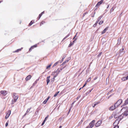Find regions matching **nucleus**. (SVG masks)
<instances>
[{"label":"nucleus","instance_id":"nucleus-16","mask_svg":"<svg viewBox=\"0 0 128 128\" xmlns=\"http://www.w3.org/2000/svg\"><path fill=\"white\" fill-rule=\"evenodd\" d=\"M93 89V88H92L90 90H88L86 93V95H88V94H89L90 93L92 90Z\"/></svg>","mask_w":128,"mask_h":128},{"label":"nucleus","instance_id":"nucleus-43","mask_svg":"<svg viewBox=\"0 0 128 128\" xmlns=\"http://www.w3.org/2000/svg\"><path fill=\"white\" fill-rule=\"evenodd\" d=\"M57 76V74H55V76L54 77V79Z\"/></svg>","mask_w":128,"mask_h":128},{"label":"nucleus","instance_id":"nucleus-35","mask_svg":"<svg viewBox=\"0 0 128 128\" xmlns=\"http://www.w3.org/2000/svg\"><path fill=\"white\" fill-rule=\"evenodd\" d=\"M68 35L66 36L64 38L63 40H65V39H66L68 37Z\"/></svg>","mask_w":128,"mask_h":128},{"label":"nucleus","instance_id":"nucleus-22","mask_svg":"<svg viewBox=\"0 0 128 128\" xmlns=\"http://www.w3.org/2000/svg\"><path fill=\"white\" fill-rule=\"evenodd\" d=\"M38 80H37L35 81L34 82L33 84L32 85L33 86H34L37 83V82Z\"/></svg>","mask_w":128,"mask_h":128},{"label":"nucleus","instance_id":"nucleus-30","mask_svg":"<svg viewBox=\"0 0 128 128\" xmlns=\"http://www.w3.org/2000/svg\"><path fill=\"white\" fill-rule=\"evenodd\" d=\"M48 101L46 99L44 100V101L43 102V103L44 104H45L46 102H47V101Z\"/></svg>","mask_w":128,"mask_h":128},{"label":"nucleus","instance_id":"nucleus-29","mask_svg":"<svg viewBox=\"0 0 128 128\" xmlns=\"http://www.w3.org/2000/svg\"><path fill=\"white\" fill-rule=\"evenodd\" d=\"M74 44V43H72V42H71L70 44H69L68 46L70 47L71 46H72Z\"/></svg>","mask_w":128,"mask_h":128},{"label":"nucleus","instance_id":"nucleus-32","mask_svg":"<svg viewBox=\"0 0 128 128\" xmlns=\"http://www.w3.org/2000/svg\"><path fill=\"white\" fill-rule=\"evenodd\" d=\"M33 23V22H32V21H31L30 23L29 24V25L30 26Z\"/></svg>","mask_w":128,"mask_h":128},{"label":"nucleus","instance_id":"nucleus-6","mask_svg":"<svg viewBox=\"0 0 128 128\" xmlns=\"http://www.w3.org/2000/svg\"><path fill=\"white\" fill-rule=\"evenodd\" d=\"M117 107L116 106V105L115 104L114 105L111 106L109 108V110H113L116 108Z\"/></svg>","mask_w":128,"mask_h":128},{"label":"nucleus","instance_id":"nucleus-17","mask_svg":"<svg viewBox=\"0 0 128 128\" xmlns=\"http://www.w3.org/2000/svg\"><path fill=\"white\" fill-rule=\"evenodd\" d=\"M31 108H28V109L27 110V111L26 112L25 114L24 115V116H25L26 114H27L28 113L30 110V109Z\"/></svg>","mask_w":128,"mask_h":128},{"label":"nucleus","instance_id":"nucleus-5","mask_svg":"<svg viewBox=\"0 0 128 128\" xmlns=\"http://www.w3.org/2000/svg\"><path fill=\"white\" fill-rule=\"evenodd\" d=\"M64 67H63V68H61L60 69L58 68L56 71H55L56 74H57V75H58V74L62 70V69L64 68Z\"/></svg>","mask_w":128,"mask_h":128},{"label":"nucleus","instance_id":"nucleus-2","mask_svg":"<svg viewBox=\"0 0 128 128\" xmlns=\"http://www.w3.org/2000/svg\"><path fill=\"white\" fill-rule=\"evenodd\" d=\"M95 122V120H92L90 124L86 128H92L94 125V123Z\"/></svg>","mask_w":128,"mask_h":128},{"label":"nucleus","instance_id":"nucleus-4","mask_svg":"<svg viewBox=\"0 0 128 128\" xmlns=\"http://www.w3.org/2000/svg\"><path fill=\"white\" fill-rule=\"evenodd\" d=\"M122 102V99H120L118 100L116 102L115 104L116 105V106L118 107L119 106Z\"/></svg>","mask_w":128,"mask_h":128},{"label":"nucleus","instance_id":"nucleus-11","mask_svg":"<svg viewBox=\"0 0 128 128\" xmlns=\"http://www.w3.org/2000/svg\"><path fill=\"white\" fill-rule=\"evenodd\" d=\"M104 0H101L100 1L98 2L96 5V6H98L103 3Z\"/></svg>","mask_w":128,"mask_h":128},{"label":"nucleus","instance_id":"nucleus-44","mask_svg":"<svg viewBox=\"0 0 128 128\" xmlns=\"http://www.w3.org/2000/svg\"><path fill=\"white\" fill-rule=\"evenodd\" d=\"M65 56H64L63 57V58H62V60L63 61L64 59L65 58Z\"/></svg>","mask_w":128,"mask_h":128},{"label":"nucleus","instance_id":"nucleus-38","mask_svg":"<svg viewBox=\"0 0 128 128\" xmlns=\"http://www.w3.org/2000/svg\"><path fill=\"white\" fill-rule=\"evenodd\" d=\"M99 102H96L95 104V105H97V104H98L99 103Z\"/></svg>","mask_w":128,"mask_h":128},{"label":"nucleus","instance_id":"nucleus-25","mask_svg":"<svg viewBox=\"0 0 128 128\" xmlns=\"http://www.w3.org/2000/svg\"><path fill=\"white\" fill-rule=\"evenodd\" d=\"M52 64H50V65L47 66L46 67V69H49V68H50Z\"/></svg>","mask_w":128,"mask_h":128},{"label":"nucleus","instance_id":"nucleus-21","mask_svg":"<svg viewBox=\"0 0 128 128\" xmlns=\"http://www.w3.org/2000/svg\"><path fill=\"white\" fill-rule=\"evenodd\" d=\"M91 80V78H89L86 82V83L88 82H89Z\"/></svg>","mask_w":128,"mask_h":128},{"label":"nucleus","instance_id":"nucleus-14","mask_svg":"<svg viewBox=\"0 0 128 128\" xmlns=\"http://www.w3.org/2000/svg\"><path fill=\"white\" fill-rule=\"evenodd\" d=\"M50 76H48L46 79V82H47V84L48 85V83L50 82Z\"/></svg>","mask_w":128,"mask_h":128},{"label":"nucleus","instance_id":"nucleus-55","mask_svg":"<svg viewBox=\"0 0 128 128\" xmlns=\"http://www.w3.org/2000/svg\"><path fill=\"white\" fill-rule=\"evenodd\" d=\"M110 97H111V96H108V97L107 98H108V99H109V98H110Z\"/></svg>","mask_w":128,"mask_h":128},{"label":"nucleus","instance_id":"nucleus-57","mask_svg":"<svg viewBox=\"0 0 128 128\" xmlns=\"http://www.w3.org/2000/svg\"><path fill=\"white\" fill-rule=\"evenodd\" d=\"M127 108V107H126L124 108H123V109H126V108Z\"/></svg>","mask_w":128,"mask_h":128},{"label":"nucleus","instance_id":"nucleus-13","mask_svg":"<svg viewBox=\"0 0 128 128\" xmlns=\"http://www.w3.org/2000/svg\"><path fill=\"white\" fill-rule=\"evenodd\" d=\"M108 27H106L103 30V31L102 32V34H104L106 32V31L108 30Z\"/></svg>","mask_w":128,"mask_h":128},{"label":"nucleus","instance_id":"nucleus-3","mask_svg":"<svg viewBox=\"0 0 128 128\" xmlns=\"http://www.w3.org/2000/svg\"><path fill=\"white\" fill-rule=\"evenodd\" d=\"M119 119H118L116 120L114 122L113 124V125L114 126H115L114 128H118V126L116 125L119 122Z\"/></svg>","mask_w":128,"mask_h":128},{"label":"nucleus","instance_id":"nucleus-15","mask_svg":"<svg viewBox=\"0 0 128 128\" xmlns=\"http://www.w3.org/2000/svg\"><path fill=\"white\" fill-rule=\"evenodd\" d=\"M122 80L123 81H124L128 79V76L125 77H124L122 78Z\"/></svg>","mask_w":128,"mask_h":128},{"label":"nucleus","instance_id":"nucleus-64","mask_svg":"<svg viewBox=\"0 0 128 128\" xmlns=\"http://www.w3.org/2000/svg\"><path fill=\"white\" fill-rule=\"evenodd\" d=\"M127 100H128V99Z\"/></svg>","mask_w":128,"mask_h":128},{"label":"nucleus","instance_id":"nucleus-51","mask_svg":"<svg viewBox=\"0 0 128 128\" xmlns=\"http://www.w3.org/2000/svg\"><path fill=\"white\" fill-rule=\"evenodd\" d=\"M120 42V40H119V39H118V42Z\"/></svg>","mask_w":128,"mask_h":128},{"label":"nucleus","instance_id":"nucleus-1","mask_svg":"<svg viewBox=\"0 0 128 128\" xmlns=\"http://www.w3.org/2000/svg\"><path fill=\"white\" fill-rule=\"evenodd\" d=\"M12 97L13 99L12 101V103L14 104V102H16L18 98V96L17 95L16 93H14L13 94Z\"/></svg>","mask_w":128,"mask_h":128},{"label":"nucleus","instance_id":"nucleus-37","mask_svg":"<svg viewBox=\"0 0 128 128\" xmlns=\"http://www.w3.org/2000/svg\"><path fill=\"white\" fill-rule=\"evenodd\" d=\"M46 122V121H45V120H44L43 122L42 123V126H43L44 124V123H45V122Z\"/></svg>","mask_w":128,"mask_h":128},{"label":"nucleus","instance_id":"nucleus-54","mask_svg":"<svg viewBox=\"0 0 128 128\" xmlns=\"http://www.w3.org/2000/svg\"><path fill=\"white\" fill-rule=\"evenodd\" d=\"M120 42H118V43H117V44L119 45L120 44Z\"/></svg>","mask_w":128,"mask_h":128},{"label":"nucleus","instance_id":"nucleus-10","mask_svg":"<svg viewBox=\"0 0 128 128\" xmlns=\"http://www.w3.org/2000/svg\"><path fill=\"white\" fill-rule=\"evenodd\" d=\"M3 95L5 96L7 94V92L5 90L1 91L0 92Z\"/></svg>","mask_w":128,"mask_h":128},{"label":"nucleus","instance_id":"nucleus-9","mask_svg":"<svg viewBox=\"0 0 128 128\" xmlns=\"http://www.w3.org/2000/svg\"><path fill=\"white\" fill-rule=\"evenodd\" d=\"M124 50V48H122L120 50L119 52L120 55H123L124 53V52H123Z\"/></svg>","mask_w":128,"mask_h":128},{"label":"nucleus","instance_id":"nucleus-33","mask_svg":"<svg viewBox=\"0 0 128 128\" xmlns=\"http://www.w3.org/2000/svg\"><path fill=\"white\" fill-rule=\"evenodd\" d=\"M69 61V60H66V61L64 62V63L62 64H64L66 62H68Z\"/></svg>","mask_w":128,"mask_h":128},{"label":"nucleus","instance_id":"nucleus-62","mask_svg":"<svg viewBox=\"0 0 128 128\" xmlns=\"http://www.w3.org/2000/svg\"><path fill=\"white\" fill-rule=\"evenodd\" d=\"M109 6H107V8H108V7H109Z\"/></svg>","mask_w":128,"mask_h":128},{"label":"nucleus","instance_id":"nucleus-49","mask_svg":"<svg viewBox=\"0 0 128 128\" xmlns=\"http://www.w3.org/2000/svg\"><path fill=\"white\" fill-rule=\"evenodd\" d=\"M98 78V77H95L94 78V80H96Z\"/></svg>","mask_w":128,"mask_h":128},{"label":"nucleus","instance_id":"nucleus-48","mask_svg":"<svg viewBox=\"0 0 128 128\" xmlns=\"http://www.w3.org/2000/svg\"><path fill=\"white\" fill-rule=\"evenodd\" d=\"M98 20L96 22V23H95V24H96V25L97 24L98 22Z\"/></svg>","mask_w":128,"mask_h":128},{"label":"nucleus","instance_id":"nucleus-47","mask_svg":"<svg viewBox=\"0 0 128 128\" xmlns=\"http://www.w3.org/2000/svg\"><path fill=\"white\" fill-rule=\"evenodd\" d=\"M50 98V96H49L48 97V98H47L46 99L47 100H48Z\"/></svg>","mask_w":128,"mask_h":128},{"label":"nucleus","instance_id":"nucleus-52","mask_svg":"<svg viewBox=\"0 0 128 128\" xmlns=\"http://www.w3.org/2000/svg\"><path fill=\"white\" fill-rule=\"evenodd\" d=\"M83 88V87H82V88H80L79 89V90H80L82 89V88Z\"/></svg>","mask_w":128,"mask_h":128},{"label":"nucleus","instance_id":"nucleus-23","mask_svg":"<svg viewBox=\"0 0 128 128\" xmlns=\"http://www.w3.org/2000/svg\"><path fill=\"white\" fill-rule=\"evenodd\" d=\"M77 33H76V35H75V36L73 38V39H74V41H73V42H73V43H74V42L75 41V40H76V39H77V38H75V37L76 36V35H77Z\"/></svg>","mask_w":128,"mask_h":128},{"label":"nucleus","instance_id":"nucleus-53","mask_svg":"<svg viewBox=\"0 0 128 128\" xmlns=\"http://www.w3.org/2000/svg\"><path fill=\"white\" fill-rule=\"evenodd\" d=\"M112 90H111V91H110L109 92H108V93L107 94H108L109 93V92H111Z\"/></svg>","mask_w":128,"mask_h":128},{"label":"nucleus","instance_id":"nucleus-26","mask_svg":"<svg viewBox=\"0 0 128 128\" xmlns=\"http://www.w3.org/2000/svg\"><path fill=\"white\" fill-rule=\"evenodd\" d=\"M103 21H101L99 22L98 24L100 25H101L103 23Z\"/></svg>","mask_w":128,"mask_h":128},{"label":"nucleus","instance_id":"nucleus-60","mask_svg":"<svg viewBox=\"0 0 128 128\" xmlns=\"http://www.w3.org/2000/svg\"><path fill=\"white\" fill-rule=\"evenodd\" d=\"M62 127V126H60L59 127V128H61Z\"/></svg>","mask_w":128,"mask_h":128},{"label":"nucleus","instance_id":"nucleus-34","mask_svg":"<svg viewBox=\"0 0 128 128\" xmlns=\"http://www.w3.org/2000/svg\"><path fill=\"white\" fill-rule=\"evenodd\" d=\"M102 52H100L99 53V54H98V57H100L101 56V54H102Z\"/></svg>","mask_w":128,"mask_h":128},{"label":"nucleus","instance_id":"nucleus-50","mask_svg":"<svg viewBox=\"0 0 128 128\" xmlns=\"http://www.w3.org/2000/svg\"><path fill=\"white\" fill-rule=\"evenodd\" d=\"M96 24H94L93 25V26L94 27H95V26H96Z\"/></svg>","mask_w":128,"mask_h":128},{"label":"nucleus","instance_id":"nucleus-27","mask_svg":"<svg viewBox=\"0 0 128 128\" xmlns=\"http://www.w3.org/2000/svg\"><path fill=\"white\" fill-rule=\"evenodd\" d=\"M128 103V100H126L125 101L124 104L126 105Z\"/></svg>","mask_w":128,"mask_h":128},{"label":"nucleus","instance_id":"nucleus-24","mask_svg":"<svg viewBox=\"0 0 128 128\" xmlns=\"http://www.w3.org/2000/svg\"><path fill=\"white\" fill-rule=\"evenodd\" d=\"M102 16H100L98 18V20H98V21H99L100 20L101 18L102 17Z\"/></svg>","mask_w":128,"mask_h":128},{"label":"nucleus","instance_id":"nucleus-59","mask_svg":"<svg viewBox=\"0 0 128 128\" xmlns=\"http://www.w3.org/2000/svg\"><path fill=\"white\" fill-rule=\"evenodd\" d=\"M96 105H95V104H94V106H93V107H94L95 106H96Z\"/></svg>","mask_w":128,"mask_h":128},{"label":"nucleus","instance_id":"nucleus-39","mask_svg":"<svg viewBox=\"0 0 128 128\" xmlns=\"http://www.w3.org/2000/svg\"><path fill=\"white\" fill-rule=\"evenodd\" d=\"M48 116H47L44 119V120H45V121H46V120H47V119L48 118Z\"/></svg>","mask_w":128,"mask_h":128},{"label":"nucleus","instance_id":"nucleus-56","mask_svg":"<svg viewBox=\"0 0 128 128\" xmlns=\"http://www.w3.org/2000/svg\"><path fill=\"white\" fill-rule=\"evenodd\" d=\"M80 98V96H79V97H78L76 99H77V100H78V99L79 98Z\"/></svg>","mask_w":128,"mask_h":128},{"label":"nucleus","instance_id":"nucleus-31","mask_svg":"<svg viewBox=\"0 0 128 128\" xmlns=\"http://www.w3.org/2000/svg\"><path fill=\"white\" fill-rule=\"evenodd\" d=\"M21 50V49H19L17 50H16L15 52H17L19 51H20Z\"/></svg>","mask_w":128,"mask_h":128},{"label":"nucleus","instance_id":"nucleus-36","mask_svg":"<svg viewBox=\"0 0 128 128\" xmlns=\"http://www.w3.org/2000/svg\"><path fill=\"white\" fill-rule=\"evenodd\" d=\"M8 121L6 122V125H5V126H6V127L8 125Z\"/></svg>","mask_w":128,"mask_h":128},{"label":"nucleus","instance_id":"nucleus-28","mask_svg":"<svg viewBox=\"0 0 128 128\" xmlns=\"http://www.w3.org/2000/svg\"><path fill=\"white\" fill-rule=\"evenodd\" d=\"M59 92H58L56 93V94L54 95V97H56V96L57 95H58V93H59Z\"/></svg>","mask_w":128,"mask_h":128},{"label":"nucleus","instance_id":"nucleus-8","mask_svg":"<svg viewBox=\"0 0 128 128\" xmlns=\"http://www.w3.org/2000/svg\"><path fill=\"white\" fill-rule=\"evenodd\" d=\"M10 113H11V111L10 110H8V113L6 114V115L5 117V118L6 119L8 118V117L10 115Z\"/></svg>","mask_w":128,"mask_h":128},{"label":"nucleus","instance_id":"nucleus-20","mask_svg":"<svg viewBox=\"0 0 128 128\" xmlns=\"http://www.w3.org/2000/svg\"><path fill=\"white\" fill-rule=\"evenodd\" d=\"M59 63V62H56L55 63L53 66L52 68L54 67V66H56Z\"/></svg>","mask_w":128,"mask_h":128},{"label":"nucleus","instance_id":"nucleus-45","mask_svg":"<svg viewBox=\"0 0 128 128\" xmlns=\"http://www.w3.org/2000/svg\"><path fill=\"white\" fill-rule=\"evenodd\" d=\"M114 10V9L113 8H112L111 9L110 11H113Z\"/></svg>","mask_w":128,"mask_h":128},{"label":"nucleus","instance_id":"nucleus-42","mask_svg":"<svg viewBox=\"0 0 128 128\" xmlns=\"http://www.w3.org/2000/svg\"><path fill=\"white\" fill-rule=\"evenodd\" d=\"M44 23V22H42L41 23L40 25H41L42 24H43Z\"/></svg>","mask_w":128,"mask_h":128},{"label":"nucleus","instance_id":"nucleus-41","mask_svg":"<svg viewBox=\"0 0 128 128\" xmlns=\"http://www.w3.org/2000/svg\"><path fill=\"white\" fill-rule=\"evenodd\" d=\"M42 15V14H39V19L40 18L41 16Z\"/></svg>","mask_w":128,"mask_h":128},{"label":"nucleus","instance_id":"nucleus-61","mask_svg":"<svg viewBox=\"0 0 128 128\" xmlns=\"http://www.w3.org/2000/svg\"><path fill=\"white\" fill-rule=\"evenodd\" d=\"M74 102H73V103L72 104V105H73V104H74Z\"/></svg>","mask_w":128,"mask_h":128},{"label":"nucleus","instance_id":"nucleus-40","mask_svg":"<svg viewBox=\"0 0 128 128\" xmlns=\"http://www.w3.org/2000/svg\"><path fill=\"white\" fill-rule=\"evenodd\" d=\"M56 74V73L55 72H52V75H55V74Z\"/></svg>","mask_w":128,"mask_h":128},{"label":"nucleus","instance_id":"nucleus-7","mask_svg":"<svg viewBox=\"0 0 128 128\" xmlns=\"http://www.w3.org/2000/svg\"><path fill=\"white\" fill-rule=\"evenodd\" d=\"M101 123L102 121L100 120H99L98 122L96 124L95 126L96 127H98L100 126Z\"/></svg>","mask_w":128,"mask_h":128},{"label":"nucleus","instance_id":"nucleus-63","mask_svg":"<svg viewBox=\"0 0 128 128\" xmlns=\"http://www.w3.org/2000/svg\"><path fill=\"white\" fill-rule=\"evenodd\" d=\"M113 95V94H111V95H110V96H112Z\"/></svg>","mask_w":128,"mask_h":128},{"label":"nucleus","instance_id":"nucleus-58","mask_svg":"<svg viewBox=\"0 0 128 128\" xmlns=\"http://www.w3.org/2000/svg\"><path fill=\"white\" fill-rule=\"evenodd\" d=\"M44 12H42L41 14H44Z\"/></svg>","mask_w":128,"mask_h":128},{"label":"nucleus","instance_id":"nucleus-19","mask_svg":"<svg viewBox=\"0 0 128 128\" xmlns=\"http://www.w3.org/2000/svg\"><path fill=\"white\" fill-rule=\"evenodd\" d=\"M36 47V45H34L33 46H32L31 47V48L29 50L30 51H31V50L34 47Z\"/></svg>","mask_w":128,"mask_h":128},{"label":"nucleus","instance_id":"nucleus-18","mask_svg":"<svg viewBox=\"0 0 128 128\" xmlns=\"http://www.w3.org/2000/svg\"><path fill=\"white\" fill-rule=\"evenodd\" d=\"M128 115V110L127 111L125 112L124 114L123 115L124 116H127Z\"/></svg>","mask_w":128,"mask_h":128},{"label":"nucleus","instance_id":"nucleus-12","mask_svg":"<svg viewBox=\"0 0 128 128\" xmlns=\"http://www.w3.org/2000/svg\"><path fill=\"white\" fill-rule=\"evenodd\" d=\"M31 76L30 75L28 76L26 78V80L27 81L30 79Z\"/></svg>","mask_w":128,"mask_h":128},{"label":"nucleus","instance_id":"nucleus-46","mask_svg":"<svg viewBox=\"0 0 128 128\" xmlns=\"http://www.w3.org/2000/svg\"><path fill=\"white\" fill-rule=\"evenodd\" d=\"M86 84H87V83H86V82H85V84H84V85L83 86V88L85 86Z\"/></svg>","mask_w":128,"mask_h":128}]
</instances>
